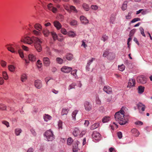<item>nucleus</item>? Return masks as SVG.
Here are the masks:
<instances>
[{
  "label": "nucleus",
  "mask_w": 152,
  "mask_h": 152,
  "mask_svg": "<svg viewBox=\"0 0 152 152\" xmlns=\"http://www.w3.org/2000/svg\"><path fill=\"white\" fill-rule=\"evenodd\" d=\"M6 107L2 104H0V109L2 110H6Z\"/></svg>",
  "instance_id": "864d4df0"
},
{
  "label": "nucleus",
  "mask_w": 152,
  "mask_h": 152,
  "mask_svg": "<svg viewBox=\"0 0 152 152\" xmlns=\"http://www.w3.org/2000/svg\"><path fill=\"white\" fill-rule=\"evenodd\" d=\"M42 33L45 37H48L50 33L49 31L46 29H44L42 31Z\"/></svg>",
  "instance_id": "c756f323"
},
{
  "label": "nucleus",
  "mask_w": 152,
  "mask_h": 152,
  "mask_svg": "<svg viewBox=\"0 0 152 152\" xmlns=\"http://www.w3.org/2000/svg\"><path fill=\"white\" fill-rule=\"evenodd\" d=\"M73 141V140L71 137L68 138L67 140V144L69 145H71Z\"/></svg>",
  "instance_id": "a18cd8bd"
},
{
  "label": "nucleus",
  "mask_w": 152,
  "mask_h": 152,
  "mask_svg": "<svg viewBox=\"0 0 152 152\" xmlns=\"http://www.w3.org/2000/svg\"><path fill=\"white\" fill-rule=\"evenodd\" d=\"M92 137L95 140L98 141L100 139V134L99 132L95 131L93 132Z\"/></svg>",
  "instance_id": "423d86ee"
},
{
  "label": "nucleus",
  "mask_w": 152,
  "mask_h": 152,
  "mask_svg": "<svg viewBox=\"0 0 152 152\" xmlns=\"http://www.w3.org/2000/svg\"><path fill=\"white\" fill-rule=\"evenodd\" d=\"M22 48L24 50L27 51L28 50V48L27 47L23 45L22 46Z\"/></svg>",
  "instance_id": "69168bd1"
},
{
  "label": "nucleus",
  "mask_w": 152,
  "mask_h": 152,
  "mask_svg": "<svg viewBox=\"0 0 152 152\" xmlns=\"http://www.w3.org/2000/svg\"><path fill=\"white\" fill-rule=\"evenodd\" d=\"M135 31H136V29H133L132 30H131V31H130V33L129 34V37H131L132 36H133V34H134V33L135 32Z\"/></svg>",
  "instance_id": "49530a36"
},
{
  "label": "nucleus",
  "mask_w": 152,
  "mask_h": 152,
  "mask_svg": "<svg viewBox=\"0 0 152 152\" xmlns=\"http://www.w3.org/2000/svg\"><path fill=\"white\" fill-rule=\"evenodd\" d=\"M56 61L59 64H62L63 62V60L60 58H56Z\"/></svg>",
  "instance_id": "a19ab883"
},
{
  "label": "nucleus",
  "mask_w": 152,
  "mask_h": 152,
  "mask_svg": "<svg viewBox=\"0 0 152 152\" xmlns=\"http://www.w3.org/2000/svg\"><path fill=\"white\" fill-rule=\"evenodd\" d=\"M51 35L54 40L56 39L57 36L55 32H51Z\"/></svg>",
  "instance_id": "37998d69"
},
{
  "label": "nucleus",
  "mask_w": 152,
  "mask_h": 152,
  "mask_svg": "<svg viewBox=\"0 0 152 152\" xmlns=\"http://www.w3.org/2000/svg\"><path fill=\"white\" fill-rule=\"evenodd\" d=\"M27 79V77L26 74H23L21 77V80L22 82L25 81Z\"/></svg>",
  "instance_id": "72a5a7b5"
},
{
  "label": "nucleus",
  "mask_w": 152,
  "mask_h": 152,
  "mask_svg": "<svg viewBox=\"0 0 152 152\" xmlns=\"http://www.w3.org/2000/svg\"><path fill=\"white\" fill-rule=\"evenodd\" d=\"M135 85V80L134 79H130L128 83V86L129 87L134 86Z\"/></svg>",
  "instance_id": "f8f14e48"
},
{
  "label": "nucleus",
  "mask_w": 152,
  "mask_h": 152,
  "mask_svg": "<svg viewBox=\"0 0 152 152\" xmlns=\"http://www.w3.org/2000/svg\"><path fill=\"white\" fill-rule=\"evenodd\" d=\"M6 48L7 50L12 53H15L14 48L12 47V45H7L6 46Z\"/></svg>",
  "instance_id": "aec40b11"
},
{
  "label": "nucleus",
  "mask_w": 152,
  "mask_h": 152,
  "mask_svg": "<svg viewBox=\"0 0 152 152\" xmlns=\"http://www.w3.org/2000/svg\"><path fill=\"white\" fill-rule=\"evenodd\" d=\"M108 37L106 35H104L102 36V37L101 38V40L103 41L104 42H105L108 39Z\"/></svg>",
  "instance_id": "8fccbe9b"
},
{
  "label": "nucleus",
  "mask_w": 152,
  "mask_h": 152,
  "mask_svg": "<svg viewBox=\"0 0 152 152\" xmlns=\"http://www.w3.org/2000/svg\"><path fill=\"white\" fill-rule=\"evenodd\" d=\"M69 110L68 109H66L65 108H63L62 110L61 114L62 115H67L68 113Z\"/></svg>",
  "instance_id": "a878e982"
},
{
  "label": "nucleus",
  "mask_w": 152,
  "mask_h": 152,
  "mask_svg": "<svg viewBox=\"0 0 152 152\" xmlns=\"http://www.w3.org/2000/svg\"><path fill=\"white\" fill-rule=\"evenodd\" d=\"M72 68L71 67L66 66H64L61 69V71L64 73H68L71 71Z\"/></svg>",
  "instance_id": "0eeeda50"
},
{
  "label": "nucleus",
  "mask_w": 152,
  "mask_h": 152,
  "mask_svg": "<svg viewBox=\"0 0 152 152\" xmlns=\"http://www.w3.org/2000/svg\"><path fill=\"white\" fill-rule=\"evenodd\" d=\"M2 123L6 125L7 127L9 126V123L8 122L6 121H2Z\"/></svg>",
  "instance_id": "0e129e2a"
},
{
  "label": "nucleus",
  "mask_w": 152,
  "mask_h": 152,
  "mask_svg": "<svg viewBox=\"0 0 152 152\" xmlns=\"http://www.w3.org/2000/svg\"><path fill=\"white\" fill-rule=\"evenodd\" d=\"M69 8L71 10L75 12H77V10L76 9L75 7L74 6H70L69 7Z\"/></svg>",
  "instance_id": "6e6d98bb"
},
{
  "label": "nucleus",
  "mask_w": 152,
  "mask_h": 152,
  "mask_svg": "<svg viewBox=\"0 0 152 152\" xmlns=\"http://www.w3.org/2000/svg\"><path fill=\"white\" fill-rule=\"evenodd\" d=\"M84 106L85 110L87 111H90L92 110V105L88 102L86 101L85 102Z\"/></svg>",
  "instance_id": "39448f33"
},
{
  "label": "nucleus",
  "mask_w": 152,
  "mask_h": 152,
  "mask_svg": "<svg viewBox=\"0 0 152 152\" xmlns=\"http://www.w3.org/2000/svg\"><path fill=\"white\" fill-rule=\"evenodd\" d=\"M117 135L119 139H121L122 137V134L121 132H119L117 133Z\"/></svg>",
  "instance_id": "e2e57ef3"
},
{
  "label": "nucleus",
  "mask_w": 152,
  "mask_h": 152,
  "mask_svg": "<svg viewBox=\"0 0 152 152\" xmlns=\"http://www.w3.org/2000/svg\"><path fill=\"white\" fill-rule=\"evenodd\" d=\"M47 8L48 10L52 11L54 13L56 12L57 11V9L53 6L52 3H50L48 4L47 5Z\"/></svg>",
  "instance_id": "6e6552de"
},
{
  "label": "nucleus",
  "mask_w": 152,
  "mask_h": 152,
  "mask_svg": "<svg viewBox=\"0 0 152 152\" xmlns=\"http://www.w3.org/2000/svg\"><path fill=\"white\" fill-rule=\"evenodd\" d=\"M18 53L20 56L22 58H23L24 57V55L23 52L21 50H18Z\"/></svg>",
  "instance_id": "680f3d73"
},
{
  "label": "nucleus",
  "mask_w": 152,
  "mask_h": 152,
  "mask_svg": "<svg viewBox=\"0 0 152 152\" xmlns=\"http://www.w3.org/2000/svg\"><path fill=\"white\" fill-rule=\"evenodd\" d=\"M95 60V58H92L91 59L89 60L87 62V64L88 66H90L91 64L92 63L93 61Z\"/></svg>",
  "instance_id": "c03bdc74"
},
{
  "label": "nucleus",
  "mask_w": 152,
  "mask_h": 152,
  "mask_svg": "<svg viewBox=\"0 0 152 152\" xmlns=\"http://www.w3.org/2000/svg\"><path fill=\"white\" fill-rule=\"evenodd\" d=\"M34 28L39 31H41L42 29V26L41 25L37 23L34 25Z\"/></svg>",
  "instance_id": "bb28decb"
},
{
  "label": "nucleus",
  "mask_w": 152,
  "mask_h": 152,
  "mask_svg": "<svg viewBox=\"0 0 152 152\" xmlns=\"http://www.w3.org/2000/svg\"><path fill=\"white\" fill-rule=\"evenodd\" d=\"M118 68L119 70L121 71H123L125 69V66L124 64H122L121 65L118 66Z\"/></svg>",
  "instance_id": "79ce46f5"
},
{
  "label": "nucleus",
  "mask_w": 152,
  "mask_h": 152,
  "mask_svg": "<svg viewBox=\"0 0 152 152\" xmlns=\"http://www.w3.org/2000/svg\"><path fill=\"white\" fill-rule=\"evenodd\" d=\"M127 2L126 1H124L123 3L122 6V10L124 11L127 8Z\"/></svg>",
  "instance_id": "f704fd0d"
},
{
  "label": "nucleus",
  "mask_w": 152,
  "mask_h": 152,
  "mask_svg": "<svg viewBox=\"0 0 152 152\" xmlns=\"http://www.w3.org/2000/svg\"><path fill=\"white\" fill-rule=\"evenodd\" d=\"M1 64L2 66L4 67L6 66V63L5 61H2L1 62Z\"/></svg>",
  "instance_id": "774afa93"
},
{
  "label": "nucleus",
  "mask_w": 152,
  "mask_h": 152,
  "mask_svg": "<svg viewBox=\"0 0 152 152\" xmlns=\"http://www.w3.org/2000/svg\"><path fill=\"white\" fill-rule=\"evenodd\" d=\"M80 133V131L79 129L77 128H75L73 130V134L75 136H77Z\"/></svg>",
  "instance_id": "f3484780"
},
{
  "label": "nucleus",
  "mask_w": 152,
  "mask_h": 152,
  "mask_svg": "<svg viewBox=\"0 0 152 152\" xmlns=\"http://www.w3.org/2000/svg\"><path fill=\"white\" fill-rule=\"evenodd\" d=\"M76 85V84L75 83H72L70 85L69 87V90H70L72 88H75V86Z\"/></svg>",
  "instance_id": "09e8293b"
},
{
  "label": "nucleus",
  "mask_w": 152,
  "mask_h": 152,
  "mask_svg": "<svg viewBox=\"0 0 152 152\" xmlns=\"http://www.w3.org/2000/svg\"><path fill=\"white\" fill-rule=\"evenodd\" d=\"M54 26L56 28L59 30L61 27V25L59 22L58 21H55L53 22Z\"/></svg>",
  "instance_id": "dca6fc26"
},
{
  "label": "nucleus",
  "mask_w": 152,
  "mask_h": 152,
  "mask_svg": "<svg viewBox=\"0 0 152 152\" xmlns=\"http://www.w3.org/2000/svg\"><path fill=\"white\" fill-rule=\"evenodd\" d=\"M99 126V124L98 123H95L93 124L91 127V129L92 130L95 129L98 127Z\"/></svg>",
  "instance_id": "cd10ccee"
},
{
  "label": "nucleus",
  "mask_w": 152,
  "mask_h": 152,
  "mask_svg": "<svg viewBox=\"0 0 152 152\" xmlns=\"http://www.w3.org/2000/svg\"><path fill=\"white\" fill-rule=\"evenodd\" d=\"M44 135L46 137L48 141H51L55 138L54 135H53L52 132L50 130L46 131L44 133Z\"/></svg>",
  "instance_id": "7ed1b4c3"
},
{
  "label": "nucleus",
  "mask_w": 152,
  "mask_h": 152,
  "mask_svg": "<svg viewBox=\"0 0 152 152\" xmlns=\"http://www.w3.org/2000/svg\"><path fill=\"white\" fill-rule=\"evenodd\" d=\"M80 20L81 23L83 24H86L88 23V20L83 16H80Z\"/></svg>",
  "instance_id": "1a4fd4ad"
},
{
  "label": "nucleus",
  "mask_w": 152,
  "mask_h": 152,
  "mask_svg": "<svg viewBox=\"0 0 152 152\" xmlns=\"http://www.w3.org/2000/svg\"><path fill=\"white\" fill-rule=\"evenodd\" d=\"M40 31H37L36 30H34L33 31V33L36 36H40L41 34V33L40 32Z\"/></svg>",
  "instance_id": "473e14b6"
},
{
  "label": "nucleus",
  "mask_w": 152,
  "mask_h": 152,
  "mask_svg": "<svg viewBox=\"0 0 152 152\" xmlns=\"http://www.w3.org/2000/svg\"><path fill=\"white\" fill-rule=\"evenodd\" d=\"M78 112V110H75L72 112V119L73 121H75L76 120L75 117Z\"/></svg>",
  "instance_id": "5701e85b"
},
{
  "label": "nucleus",
  "mask_w": 152,
  "mask_h": 152,
  "mask_svg": "<svg viewBox=\"0 0 152 152\" xmlns=\"http://www.w3.org/2000/svg\"><path fill=\"white\" fill-rule=\"evenodd\" d=\"M68 35L70 37H74L76 36V34L72 31H69L68 33Z\"/></svg>",
  "instance_id": "7c9ffc66"
},
{
  "label": "nucleus",
  "mask_w": 152,
  "mask_h": 152,
  "mask_svg": "<svg viewBox=\"0 0 152 152\" xmlns=\"http://www.w3.org/2000/svg\"><path fill=\"white\" fill-rule=\"evenodd\" d=\"M91 8V9L95 10H97L98 9V6L96 5H92Z\"/></svg>",
  "instance_id": "bf43d9fd"
},
{
  "label": "nucleus",
  "mask_w": 152,
  "mask_h": 152,
  "mask_svg": "<svg viewBox=\"0 0 152 152\" xmlns=\"http://www.w3.org/2000/svg\"><path fill=\"white\" fill-rule=\"evenodd\" d=\"M66 59L69 61H71L73 58V55L71 53L67 54L66 56Z\"/></svg>",
  "instance_id": "b1692460"
},
{
  "label": "nucleus",
  "mask_w": 152,
  "mask_h": 152,
  "mask_svg": "<svg viewBox=\"0 0 152 152\" xmlns=\"http://www.w3.org/2000/svg\"><path fill=\"white\" fill-rule=\"evenodd\" d=\"M70 24L72 26H75L77 24V21L74 20H73L71 21Z\"/></svg>",
  "instance_id": "4d7b16f0"
},
{
  "label": "nucleus",
  "mask_w": 152,
  "mask_h": 152,
  "mask_svg": "<svg viewBox=\"0 0 152 152\" xmlns=\"http://www.w3.org/2000/svg\"><path fill=\"white\" fill-rule=\"evenodd\" d=\"M115 57V54L113 53H109L108 58L110 60H112Z\"/></svg>",
  "instance_id": "c85d7f7f"
},
{
  "label": "nucleus",
  "mask_w": 152,
  "mask_h": 152,
  "mask_svg": "<svg viewBox=\"0 0 152 152\" xmlns=\"http://www.w3.org/2000/svg\"><path fill=\"white\" fill-rule=\"evenodd\" d=\"M145 88L141 86L138 87V93L140 94L142 93L144 91Z\"/></svg>",
  "instance_id": "2f4dec72"
},
{
  "label": "nucleus",
  "mask_w": 152,
  "mask_h": 152,
  "mask_svg": "<svg viewBox=\"0 0 152 152\" xmlns=\"http://www.w3.org/2000/svg\"><path fill=\"white\" fill-rule=\"evenodd\" d=\"M28 58L29 60L31 61H34L36 60V58L34 55L32 54H30L28 56Z\"/></svg>",
  "instance_id": "4be33fe9"
},
{
  "label": "nucleus",
  "mask_w": 152,
  "mask_h": 152,
  "mask_svg": "<svg viewBox=\"0 0 152 152\" xmlns=\"http://www.w3.org/2000/svg\"><path fill=\"white\" fill-rule=\"evenodd\" d=\"M2 75L3 78L5 80H7L8 79V76L6 72L5 71L3 72Z\"/></svg>",
  "instance_id": "e433bc0d"
},
{
  "label": "nucleus",
  "mask_w": 152,
  "mask_h": 152,
  "mask_svg": "<svg viewBox=\"0 0 152 152\" xmlns=\"http://www.w3.org/2000/svg\"><path fill=\"white\" fill-rule=\"evenodd\" d=\"M43 63L45 66H48L50 64V61L49 58L47 57H44L43 58Z\"/></svg>",
  "instance_id": "2eb2a0df"
},
{
  "label": "nucleus",
  "mask_w": 152,
  "mask_h": 152,
  "mask_svg": "<svg viewBox=\"0 0 152 152\" xmlns=\"http://www.w3.org/2000/svg\"><path fill=\"white\" fill-rule=\"evenodd\" d=\"M135 124L136 125H142L143 124V123L141 121H137L135 122Z\"/></svg>",
  "instance_id": "338daca9"
},
{
  "label": "nucleus",
  "mask_w": 152,
  "mask_h": 152,
  "mask_svg": "<svg viewBox=\"0 0 152 152\" xmlns=\"http://www.w3.org/2000/svg\"><path fill=\"white\" fill-rule=\"evenodd\" d=\"M137 106L138 110H141L142 111H145V108L146 107L145 105L142 104V103L140 102L138 103L137 104Z\"/></svg>",
  "instance_id": "4468645a"
},
{
  "label": "nucleus",
  "mask_w": 152,
  "mask_h": 152,
  "mask_svg": "<svg viewBox=\"0 0 152 152\" xmlns=\"http://www.w3.org/2000/svg\"><path fill=\"white\" fill-rule=\"evenodd\" d=\"M61 33L64 35L66 34L67 33L66 30L64 28H61Z\"/></svg>",
  "instance_id": "052dcab7"
},
{
  "label": "nucleus",
  "mask_w": 152,
  "mask_h": 152,
  "mask_svg": "<svg viewBox=\"0 0 152 152\" xmlns=\"http://www.w3.org/2000/svg\"><path fill=\"white\" fill-rule=\"evenodd\" d=\"M132 13L131 12H129L128 15L125 16V18L127 19H130L132 18L131 14Z\"/></svg>",
  "instance_id": "3c124183"
},
{
  "label": "nucleus",
  "mask_w": 152,
  "mask_h": 152,
  "mask_svg": "<svg viewBox=\"0 0 152 152\" xmlns=\"http://www.w3.org/2000/svg\"><path fill=\"white\" fill-rule=\"evenodd\" d=\"M79 142L78 141H77L73 145V152H77L79 150L77 146Z\"/></svg>",
  "instance_id": "ddd939ff"
},
{
  "label": "nucleus",
  "mask_w": 152,
  "mask_h": 152,
  "mask_svg": "<svg viewBox=\"0 0 152 152\" xmlns=\"http://www.w3.org/2000/svg\"><path fill=\"white\" fill-rule=\"evenodd\" d=\"M43 118L45 121L47 122L51 119L52 117L48 114H45L43 115Z\"/></svg>",
  "instance_id": "412c9836"
},
{
  "label": "nucleus",
  "mask_w": 152,
  "mask_h": 152,
  "mask_svg": "<svg viewBox=\"0 0 152 152\" xmlns=\"http://www.w3.org/2000/svg\"><path fill=\"white\" fill-rule=\"evenodd\" d=\"M132 133L134 134L135 137H137L140 134V133L136 129H133L131 130Z\"/></svg>",
  "instance_id": "a211bd4d"
},
{
  "label": "nucleus",
  "mask_w": 152,
  "mask_h": 152,
  "mask_svg": "<svg viewBox=\"0 0 152 152\" xmlns=\"http://www.w3.org/2000/svg\"><path fill=\"white\" fill-rule=\"evenodd\" d=\"M140 19L139 18H135L133 19L131 21V23H134L136 21H140Z\"/></svg>",
  "instance_id": "13d9d810"
},
{
  "label": "nucleus",
  "mask_w": 152,
  "mask_h": 152,
  "mask_svg": "<svg viewBox=\"0 0 152 152\" xmlns=\"http://www.w3.org/2000/svg\"><path fill=\"white\" fill-rule=\"evenodd\" d=\"M103 90L107 94L112 93V90L111 88L108 86H105L104 87Z\"/></svg>",
  "instance_id": "9b49d317"
},
{
  "label": "nucleus",
  "mask_w": 152,
  "mask_h": 152,
  "mask_svg": "<svg viewBox=\"0 0 152 152\" xmlns=\"http://www.w3.org/2000/svg\"><path fill=\"white\" fill-rule=\"evenodd\" d=\"M20 41L25 44L29 45L34 43V47L38 52H40L42 50V48L41 44L42 42L38 37L34 36H32L31 37L28 36H23L21 37Z\"/></svg>",
  "instance_id": "f257e3e1"
},
{
  "label": "nucleus",
  "mask_w": 152,
  "mask_h": 152,
  "mask_svg": "<svg viewBox=\"0 0 152 152\" xmlns=\"http://www.w3.org/2000/svg\"><path fill=\"white\" fill-rule=\"evenodd\" d=\"M77 72V70L75 69L72 71L71 73V74L75 78H76L77 76L76 74Z\"/></svg>",
  "instance_id": "58836bf2"
},
{
  "label": "nucleus",
  "mask_w": 152,
  "mask_h": 152,
  "mask_svg": "<svg viewBox=\"0 0 152 152\" xmlns=\"http://www.w3.org/2000/svg\"><path fill=\"white\" fill-rule=\"evenodd\" d=\"M83 7L84 10L86 11L88 10L89 9V7L88 5L85 3H84L83 4Z\"/></svg>",
  "instance_id": "c9c22d12"
},
{
  "label": "nucleus",
  "mask_w": 152,
  "mask_h": 152,
  "mask_svg": "<svg viewBox=\"0 0 152 152\" xmlns=\"http://www.w3.org/2000/svg\"><path fill=\"white\" fill-rule=\"evenodd\" d=\"M22 130L20 128H16L15 130V133L16 136H19Z\"/></svg>",
  "instance_id": "393cba45"
},
{
  "label": "nucleus",
  "mask_w": 152,
  "mask_h": 152,
  "mask_svg": "<svg viewBox=\"0 0 152 152\" xmlns=\"http://www.w3.org/2000/svg\"><path fill=\"white\" fill-rule=\"evenodd\" d=\"M115 15L114 14H112L111 15L110 17V23L111 24H113L115 20Z\"/></svg>",
  "instance_id": "6ab92c4d"
},
{
  "label": "nucleus",
  "mask_w": 152,
  "mask_h": 152,
  "mask_svg": "<svg viewBox=\"0 0 152 152\" xmlns=\"http://www.w3.org/2000/svg\"><path fill=\"white\" fill-rule=\"evenodd\" d=\"M34 85L35 87L37 88L40 89L42 87V84L41 81L37 80L35 81Z\"/></svg>",
  "instance_id": "9d476101"
},
{
  "label": "nucleus",
  "mask_w": 152,
  "mask_h": 152,
  "mask_svg": "<svg viewBox=\"0 0 152 152\" xmlns=\"http://www.w3.org/2000/svg\"><path fill=\"white\" fill-rule=\"evenodd\" d=\"M137 80L138 83L144 84L146 82V79L143 76H139L137 77Z\"/></svg>",
  "instance_id": "20e7f679"
},
{
  "label": "nucleus",
  "mask_w": 152,
  "mask_h": 152,
  "mask_svg": "<svg viewBox=\"0 0 152 152\" xmlns=\"http://www.w3.org/2000/svg\"><path fill=\"white\" fill-rule=\"evenodd\" d=\"M9 70L11 72H13L15 71V67L12 65H10L8 66Z\"/></svg>",
  "instance_id": "4c0bfd02"
},
{
  "label": "nucleus",
  "mask_w": 152,
  "mask_h": 152,
  "mask_svg": "<svg viewBox=\"0 0 152 152\" xmlns=\"http://www.w3.org/2000/svg\"><path fill=\"white\" fill-rule=\"evenodd\" d=\"M109 51L108 50H106L105 51L103 54V56L104 57H105L107 56H108L109 53Z\"/></svg>",
  "instance_id": "5fc2aeb1"
},
{
  "label": "nucleus",
  "mask_w": 152,
  "mask_h": 152,
  "mask_svg": "<svg viewBox=\"0 0 152 152\" xmlns=\"http://www.w3.org/2000/svg\"><path fill=\"white\" fill-rule=\"evenodd\" d=\"M140 30L141 33L142 35L144 37H145L146 36L144 31V30L143 28L142 27H140Z\"/></svg>",
  "instance_id": "603ef678"
},
{
  "label": "nucleus",
  "mask_w": 152,
  "mask_h": 152,
  "mask_svg": "<svg viewBox=\"0 0 152 152\" xmlns=\"http://www.w3.org/2000/svg\"><path fill=\"white\" fill-rule=\"evenodd\" d=\"M62 125V122L61 121L59 120L58 123V126L59 129H63Z\"/></svg>",
  "instance_id": "de8ad7c7"
},
{
  "label": "nucleus",
  "mask_w": 152,
  "mask_h": 152,
  "mask_svg": "<svg viewBox=\"0 0 152 152\" xmlns=\"http://www.w3.org/2000/svg\"><path fill=\"white\" fill-rule=\"evenodd\" d=\"M126 107H123L119 111L116 113L115 114L116 121L118 122L119 124L121 125H124L127 123V120L124 118V110H126Z\"/></svg>",
  "instance_id": "f03ea898"
},
{
  "label": "nucleus",
  "mask_w": 152,
  "mask_h": 152,
  "mask_svg": "<svg viewBox=\"0 0 152 152\" xmlns=\"http://www.w3.org/2000/svg\"><path fill=\"white\" fill-rule=\"evenodd\" d=\"M109 120V117L105 116L102 119V121L103 123L107 122Z\"/></svg>",
  "instance_id": "ea45409f"
}]
</instances>
